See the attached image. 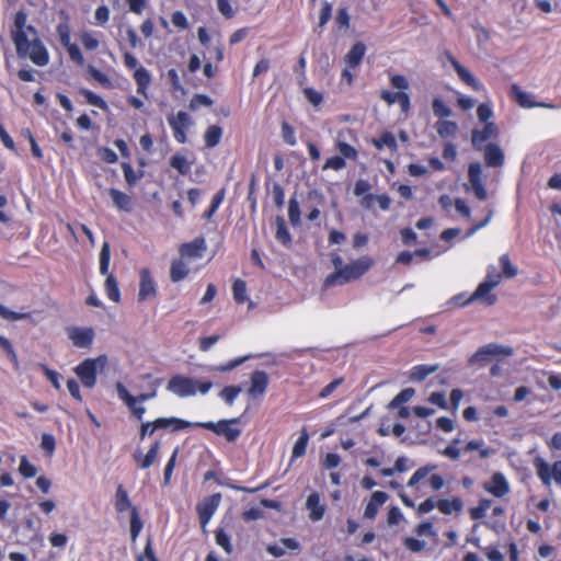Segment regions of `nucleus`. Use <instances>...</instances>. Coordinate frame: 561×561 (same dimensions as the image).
<instances>
[{
    "instance_id": "1",
    "label": "nucleus",
    "mask_w": 561,
    "mask_h": 561,
    "mask_svg": "<svg viewBox=\"0 0 561 561\" xmlns=\"http://www.w3.org/2000/svg\"><path fill=\"white\" fill-rule=\"evenodd\" d=\"M238 423V419L220 420L218 422H190L175 416L158 417L153 421L142 422L139 428V439L142 440L147 436H152L156 431L170 430L179 432L187 428H205L214 432L218 436H224L227 442H236L241 435V430L232 427Z\"/></svg>"
},
{
    "instance_id": "2",
    "label": "nucleus",
    "mask_w": 561,
    "mask_h": 561,
    "mask_svg": "<svg viewBox=\"0 0 561 561\" xmlns=\"http://www.w3.org/2000/svg\"><path fill=\"white\" fill-rule=\"evenodd\" d=\"M27 14L19 11L14 15L11 38L20 58H28L34 65L45 67L49 62V53L37 37L36 28L27 25Z\"/></svg>"
},
{
    "instance_id": "3",
    "label": "nucleus",
    "mask_w": 561,
    "mask_h": 561,
    "mask_svg": "<svg viewBox=\"0 0 561 561\" xmlns=\"http://www.w3.org/2000/svg\"><path fill=\"white\" fill-rule=\"evenodd\" d=\"M374 265V260L368 256H362L351 263L344 265L343 270L334 271L329 274L323 282L324 288H330L335 285H344L352 280L360 278Z\"/></svg>"
},
{
    "instance_id": "4",
    "label": "nucleus",
    "mask_w": 561,
    "mask_h": 561,
    "mask_svg": "<svg viewBox=\"0 0 561 561\" xmlns=\"http://www.w3.org/2000/svg\"><path fill=\"white\" fill-rule=\"evenodd\" d=\"M213 387L209 380L198 381L183 375L172 376L167 385V390L180 398L195 396L197 391L205 394Z\"/></svg>"
},
{
    "instance_id": "5",
    "label": "nucleus",
    "mask_w": 561,
    "mask_h": 561,
    "mask_svg": "<svg viewBox=\"0 0 561 561\" xmlns=\"http://www.w3.org/2000/svg\"><path fill=\"white\" fill-rule=\"evenodd\" d=\"M502 277L503 275L496 271L495 266H489L484 280L479 284L466 304L483 299L488 306H493L496 302V296L491 291L501 283Z\"/></svg>"
},
{
    "instance_id": "6",
    "label": "nucleus",
    "mask_w": 561,
    "mask_h": 561,
    "mask_svg": "<svg viewBox=\"0 0 561 561\" xmlns=\"http://www.w3.org/2000/svg\"><path fill=\"white\" fill-rule=\"evenodd\" d=\"M106 356L100 355L96 358H85L75 367V374L83 385V387L92 389L96 385L99 367L106 364Z\"/></svg>"
},
{
    "instance_id": "7",
    "label": "nucleus",
    "mask_w": 561,
    "mask_h": 561,
    "mask_svg": "<svg viewBox=\"0 0 561 561\" xmlns=\"http://www.w3.org/2000/svg\"><path fill=\"white\" fill-rule=\"evenodd\" d=\"M110 257V245L107 243H104L100 252V273L102 275H106L104 285L108 299L114 302H119L121 291L118 288L117 280L112 274H108Z\"/></svg>"
},
{
    "instance_id": "8",
    "label": "nucleus",
    "mask_w": 561,
    "mask_h": 561,
    "mask_svg": "<svg viewBox=\"0 0 561 561\" xmlns=\"http://www.w3.org/2000/svg\"><path fill=\"white\" fill-rule=\"evenodd\" d=\"M536 474L545 486H550L552 480L561 488V460L550 466L543 458L537 457L534 460Z\"/></svg>"
},
{
    "instance_id": "9",
    "label": "nucleus",
    "mask_w": 561,
    "mask_h": 561,
    "mask_svg": "<svg viewBox=\"0 0 561 561\" xmlns=\"http://www.w3.org/2000/svg\"><path fill=\"white\" fill-rule=\"evenodd\" d=\"M437 469V465L427 463L423 467H420L410 478L407 485L408 488H416L417 484L428 477V484L433 491H439L445 485V480L439 474H431L430 473Z\"/></svg>"
},
{
    "instance_id": "10",
    "label": "nucleus",
    "mask_w": 561,
    "mask_h": 561,
    "mask_svg": "<svg viewBox=\"0 0 561 561\" xmlns=\"http://www.w3.org/2000/svg\"><path fill=\"white\" fill-rule=\"evenodd\" d=\"M191 116L184 112L179 111L176 114L168 116V124L172 129L173 137L179 144L187 142V130L192 125Z\"/></svg>"
},
{
    "instance_id": "11",
    "label": "nucleus",
    "mask_w": 561,
    "mask_h": 561,
    "mask_svg": "<svg viewBox=\"0 0 561 561\" xmlns=\"http://www.w3.org/2000/svg\"><path fill=\"white\" fill-rule=\"evenodd\" d=\"M221 501V494L220 493H214L207 497H205L203 501H201L196 505V512L198 514L201 527L203 529L206 528L207 524L211 519L213 515L217 511L219 504Z\"/></svg>"
},
{
    "instance_id": "12",
    "label": "nucleus",
    "mask_w": 561,
    "mask_h": 561,
    "mask_svg": "<svg viewBox=\"0 0 561 561\" xmlns=\"http://www.w3.org/2000/svg\"><path fill=\"white\" fill-rule=\"evenodd\" d=\"M158 295L157 283L152 277L151 271L144 267L139 272V291L138 301L142 302L154 299Z\"/></svg>"
},
{
    "instance_id": "13",
    "label": "nucleus",
    "mask_w": 561,
    "mask_h": 561,
    "mask_svg": "<svg viewBox=\"0 0 561 561\" xmlns=\"http://www.w3.org/2000/svg\"><path fill=\"white\" fill-rule=\"evenodd\" d=\"M513 355V348L510 346H503L495 343H489L480 347L471 357V362H488L497 356H511Z\"/></svg>"
},
{
    "instance_id": "14",
    "label": "nucleus",
    "mask_w": 561,
    "mask_h": 561,
    "mask_svg": "<svg viewBox=\"0 0 561 561\" xmlns=\"http://www.w3.org/2000/svg\"><path fill=\"white\" fill-rule=\"evenodd\" d=\"M67 335L76 347L90 348L93 344L95 333L90 327H70L67 329Z\"/></svg>"
},
{
    "instance_id": "15",
    "label": "nucleus",
    "mask_w": 561,
    "mask_h": 561,
    "mask_svg": "<svg viewBox=\"0 0 561 561\" xmlns=\"http://www.w3.org/2000/svg\"><path fill=\"white\" fill-rule=\"evenodd\" d=\"M499 136V128L495 123H486L481 129L474 128L471 131V144L476 150H482L484 144Z\"/></svg>"
},
{
    "instance_id": "16",
    "label": "nucleus",
    "mask_w": 561,
    "mask_h": 561,
    "mask_svg": "<svg viewBox=\"0 0 561 561\" xmlns=\"http://www.w3.org/2000/svg\"><path fill=\"white\" fill-rule=\"evenodd\" d=\"M468 180L476 197L480 201L486 198L488 193L482 181V167L479 162H472L468 167Z\"/></svg>"
},
{
    "instance_id": "17",
    "label": "nucleus",
    "mask_w": 561,
    "mask_h": 561,
    "mask_svg": "<svg viewBox=\"0 0 561 561\" xmlns=\"http://www.w3.org/2000/svg\"><path fill=\"white\" fill-rule=\"evenodd\" d=\"M483 490L495 497H503L510 493V483L502 472H494L489 481L483 483Z\"/></svg>"
},
{
    "instance_id": "18",
    "label": "nucleus",
    "mask_w": 561,
    "mask_h": 561,
    "mask_svg": "<svg viewBox=\"0 0 561 561\" xmlns=\"http://www.w3.org/2000/svg\"><path fill=\"white\" fill-rule=\"evenodd\" d=\"M160 449H161V442L154 440L150 445L147 454L144 455L140 450H136L133 454V459L139 469H142V470L149 469L158 459Z\"/></svg>"
},
{
    "instance_id": "19",
    "label": "nucleus",
    "mask_w": 561,
    "mask_h": 561,
    "mask_svg": "<svg viewBox=\"0 0 561 561\" xmlns=\"http://www.w3.org/2000/svg\"><path fill=\"white\" fill-rule=\"evenodd\" d=\"M107 194L112 199L113 206L118 211L131 213L135 209V198L118 188L111 187L107 190Z\"/></svg>"
},
{
    "instance_id": "20",
    "label": "nucleus",
    "mask_w": 561,
    "mask_h": 561,
    "mask_svg": "<svg viewBox=\"0 0 561 561\" xmlns=\"http://www.w3.org/2000/svg\"><path fill=\"white\" fill-rule=\"evenodd\" d=\"M268 386V375L263 370H255L252 373L250 378V387L248 394L251 398L262 397Z\"/></svg>"
},
{
    "instance_id": "21",
    "label": "nucleus",
    "mask_w": 561,
    "mask_h": 561,
    "mask_svg": "<svg viewBox=\"0 0 561 561\" xmlns=\"http://www.w3.org/2000/svg\"><path fill=\"white\" fill-rule=\"evenodd\" d=\"M448 61L457 72L459 79L474 91L481 90V84L476 77L462 66L451 54H447Z\"/></svg>"
},
{
    "instance_id": "22",
    "label": "nucleus",
    "mask_w": 561,
    "mask_h": 561,
    "mask_svg": "<svg viewBox=\"0 0 561 561\" xmlns=\"http://www.w3.org/2000/svg\"><path fill=\"white\" fill-rule=\"evenodd\" d=\"M484 163L489 168H499L504 164L505 156L502 148L495 142H489L483 148Z\"/></svg>"
},
{
    "instance_id": "23",
    "label": "nucleus",
    "mask_w": 561,
    "mask_h": 561,
    "mask_svg": "<svg viewBox=\"0 0 561 561\" xmlns=\"http://www.w3.org/2000/svg\"><path fill=\"white\" fill-rule=\"evenodd\" d=\"M116 390L119 399L128 407L133 416L137 420H142L144 414L146 413V408L137 405V399H134V396H131L121 382L116 385Z\"/></svg>"
},
{
    "instance_id": "24",
    "label": "nucleus",
    "mask_w": 561,
    "mask_h": 561,
    "mask_svg": "<svg viewBox=\"0 0 561 561\" xmlns=\"http://www.w3.org/2000/svg\"><path fill=\"white\" fill-rule=\"evenodd\" d=\"M206 250V241L203 237H196L193 241L183 243L179 252L182 257L199 259Z\"/></svg>"
},
{
    "instance_id": "25",
    "label": "nucleus",
    "mask_w": 561,
    "mask_h": 561,
    "mask_svg": "<svg viewBox=\"0 0 561 561\" xmlns=\"http://www.w3.org/2000/svg\"><path fill=\"white\" fill-rule=\"evenodd\" d=\"M306 508L309 512V518L312 522H319L324 517L327 506L321 503L320 494L312 492L306 500Z\"/></svg>"
},
{
    "instance_id": "26",
    "label": "nucleus",
    "mask_w": 561,
    "mask_h": 561,
    "mask_svg": "<svg viewBox=\"0 0 561 561\" xmlns=\"http://www.w3.org/2000/svg\"><path fill=\"white\" fill-rule=\"evenodd\" d=\"M388 494L383 491H375L371 493L368 503L365 506L364 518L375 519L379 508L387 502Z\"/></svg>"
},
{
    "instance_id": "27",
    "label": "nucleus",
    "mask_w": 561,
    "mask_h": 561,
    "mask_svg": "<svg viewBox=\"0 0 561 561\" xmlns=\"http://www.w3.org/2000/svg\"><path fill=\"white\" fill-rule=\"evenodd\" d=\"M134 80L137 85V93L148 99V90L151 84V75L142 66L136 68L134 72Z\"/></svg>"
},
{
    "instance_id": "28",
    "label": "nucleus",
    "mask_w": 561,
    "mask_h": 561,
    "mask_svg": "<svg viewBox=\"0 0 561 561\" xmlns=\"http://www.w3.org/2000/svg\"><path fill=\"white\" fill-rule=\"evenodd\" d=\"M366 46L363 42L355 43L345 55V62L348 68L356 69L364 59Z\"/></svg>"
},
{
    "instance_id": "29",
    "label": "nucleus",
    "mask_w": 561,
    "mask_h": 561,
    "mask_svg": "<svg viewBox=\"0 0 561 561\" xmlns=\"http://www.w3.org/2000/svg\"><path fill=\"white\" fill-rule=\"evenodd\" d=\"M511 93L514 100L525 108H533L536 106H545L550 107L551 105L543 104V103H536L531 100V95L525 91H523L519 85L516 83L512 84L511 87Z\"/></svg>"
},
{
    "instance_id": "30",
    "label": "nucleus",
    "mask_w": 561,
    "mask_h": 561,
    "mask_svg": "<svg viewBox=\"0 0 561 561\" xmlns=\"http://www.w3.org/2000/svg\"><path fill=\"white\" fill-rule=\"evenodd\" d=\"M114 506L118 514H122L127 510L131 511V507H136L135 505L131 504L128 493L123 484H118L116 488L114 496Z\"/></svg>"
},
{
    "instance_id": "31",
    "label": "nucleus",
    "mask_w": 561,
    "mask_h": 561,
    "mask_svg": "<svg viewBox=\"0 0 561 561\" xmlns=\"http://www.w3.org/2000/svg\"><path fill=\"white\" fill-rule=\"evenodd\" d=\"M462 507H463V503L460 497L437 500V508L440 513H443L445 515H450L453 513H459L462 511Z\"/></svg>"
},
{
    "instance_id": "32",
    "label": "nucleus",
    "mask_w": 561,
    "mask_h": 561,
    "mask_svg": "<svg viewBox=\"0 0 561 561\" xmlns=\"http://www.w3.org/2000/svg\"><path fill=\"white\" fill-rule=\"evenodd\" d=\"M276 231L275 238L284 247L291 245V234L286 226L285 219L282 216H277L275 219Z\"/></svg>"
},
{
    "instance_id": "33",
    "label": "nucleus",
    "mask_w": 561,
    "mask_h": 561,
    "mask_svg": "<svg viewBox=\"0 0 561 561\" xmlns=\"http://www.w3.org/2000/svg\"><path fill=\"white\" fill-rule=\"evenodd\" d=\"M125 182L128 187H135L139 180L144 178V171L138 170L135 171L133 165L129 162H122L121 164Z\"/></svg>"
},
{
    "instance_id": "34",
    "label": "nucleus",
    "mask_w": 561,
    "mask_h": 561,
    "mask_svg": "<svg viewBox=\"0 0 561 561\" xmlns=\"http://www.w3.org/2000/svg\"><path fill=\"white\" fill-rule=\"evenodd\" d=\"M170 167L179 172L181 175H186L191 172L193 162L188 161L185 156L180 152L174 153L170 158Z\"/></svg>"
},
{
    "instance_id": "35",
    "label": "nucleus",
    "mask_w": 561,
    "mask_h": 561,
    "mask_svg": "<svg viewBox=\"0 0 561 561\" xmlns=\"http://www.w3.org/2000/svg\"><path fill=\"white\" fill-rule=\"evenodd\" d=\"M435 128L439 137L444 139L454 137L458 131L457 123L447 119H439L436 123Z\"/></svg>"
},
{
    "instance_id": "36",
    "label": "nucleus",
    "mask_w": 561,
    "mask_h": 561,
    "mask_svg": "<svg viewBox=\"0 0 561 561\" xmlns=\"http://www.w3.org/2000/svg\"><path fill=\"white\" fill-rule=\"evenodd\" d=\"M222 137V128L218 125H210L204 134V142L207 148L216 147Z\"/></svg>"
},
{
    "instance_id": "37",
    "label": "nucleus",
    "mask_w": 561,
    "mask_h": 561,
    "mask_svg": "<svg viewBox=\"0 0 561 561\" xmlns=\"http://www.w3.org/2000/svg\"><path fill=\"white\" fill-rule=\"evenodd\" d=\"M190 273L188 267L182 260H173L170 267V278L173 283L184 279Z\"/></svg>"
},
{
    "instance_id": "38",
    "label": "nucleus",
    "mask_w": 561,
    "mask_h": 561,
    "mask_svg": "<svg viewBox=\"0 0 561 561\" xmlns=\"http://www.w3.org/2000/svg\"><path fill=\"white\" fill-rule=\"evenodd\" d=\"M0 317L7 321H19V320H30L31 322H34L33 313L31 311L28 312H18L10 310L5 306L0 304Z\"/></svg>"
},
{
    "instance_id": "39",
    "label": "nucleus",
    "mask_w": 561,
    "mask_h": 561,
    "mask_svg": "<svg viewBox=\"0 0 561 561\" xmlns=\"http://www.w3.org/2000/svg\"><path fill=\"white\" fill-rule=\"evenodd\" d=\"M436 365H416L410 371V379L414 381H423L426 377L437 370Z\"/></svg>"
},
{
    "instance_id": "40",
    "label": "nucleus",
    "mask_w": 561,
    "mask_h": 561,
    "mask_svg": "<svg viewBox=\"0 0 561 561\" xmlns=\"http://www.w3.org/2000/svg\"><path fill=\"white\" fill-rule=\"evenodd\" d=\"M342 135L343 131L339 134V139L335 142V148L340 152V156L343 157L344 159L356 160L358 158L357 149L352 145L341 140L340 137Z\"/></svg>"
},
{
    "instance_id": "41",
    "label": "nucleus",
    "mask_w": 561,
    "mask_h": 561,
    "mask_svg": "<svg viewBox=\"0 0 561 561\" xmlns=\"http://www.w3.org/2000/svg\"><path fill=\"white\" fill-rule=\"evenodd\" d=\"M226 197V188H220L211 199L209 208L203 214V218L207 221L211 220L215 213L218 210L219 206L222 204Z\"/></svg>"
},
{
    "instance_id": "42",
    "label": "nucleus",
    "mask_w": 561,
    "mask_h": 561,
    "mask_svg": "<svg viewBox=\"0 0 561 561\" xmlns=\"http://www.w3.org/2000/svg\"><path fill=\"white\" fill-rule=\"evenodd\" d=\"M373 145L377 149H382L383 147H388L391 151H396L398 149L396 137L390 131H385L379 138L373 139Z\"/></svg>"
},
{
    "instance_id": "43",
    "label": "nucleus",
    "mask_w": 561,
    "mask_h": 561,
    "mask_svg": "<svg viewBox=\"0 0 561 561\" xmlns=\"http://www.w3.org/2000/svg\"><path fill=\"white\" fill-rule=\"evenodd\" d=\"M80 94L84 98L88 104L99 107L102 111H107L108 105L105 100L88 89H81Z\"/></svg>"
},
{
    "instance_id": "44",
    "label": "nucleus",
    "mask_w": 561,
    "mask_h": 561,
    "mask_svg": "<svg viewBox=\"0 0 561 561\" xmlns=\"http://www.w3.org/2000/svg\"><path fill=\"white\" fill-rule=\"evenodd\" d=\"M144 523L140 518L138 507H131L130 512V537L133 541H136L139 534L141 533Z\"/></svg>"
},
{
    "instance_id": "45",
    "label": "nucleus",
    "mask_w": 561,
    "mask_h": 561,
    "mask_svg": "<svg viewBox=\"0 0 561 561\" xmlns=\"http://www.w3.org/2000/svg\"><path fill=\"white\" fill-rule=\"evenodd\" d=\"M87 71H88L90 78L98 81L103 88H105V89L113 88V82L110 79V77L106 73L99 70L98 68H95L94 66L89 65L87 68Z\"/></svg>"
},
{
    "instance_id": "46",
    "label": "nucleus",
    "mask_w": 561,
    "mask_h": 561,
    "mask_svg": "<svg viewBox=\"0 0 561 561\" xmlns=\"http://www.w3.org/2000/svg\"><path fill=\"white\" fill-rule=\"evenodd\" d=\"M373 201H376L378 203V206L382 210H388L390 208L391 199L387 194H380V195L368 194L363 198V205L365 207H370V203Z\"/></svg>"
},
{
    "instance_id": "47",
    "label": "nucleus",
    "mask_w": 561,
    "mask_h": 561,
    "mask_svg": "<svg viewBox=\"0 0 561 561\" xmlns=\"http://www.w3.org/2000/svg\"><path fill=\"white\" fill-rule=\"evenodd\" d=\"M233 299L237 304H244L248 300L247 283L243 279H236L232 284Z\"/></svg>"
},
{
    "instance_id": "48",
    "label": "nucleus",
    "mask_w": 561,
    "mask_h": 561,
    "mask_svg": "<svg viewBox=\"0 0 561 561\" xmlns=\"http://www.w3.org/2000/svg\"><path fill=\"white\" fill-rule=\"evenodd\" d=\"M309 440V434L306 428L301 431L299 438L296 440L293 447V458L302 457L306 454L307 445Z\"/></svg>"
},
{
    "instance_id": "49",
    "label": "nucleus",
    "mask_w": 561,
    "mask_h": 561,
    "mask_svg": "<svg viewBox=\"0 0 561 561\" xmlns=\"http://www.w3.org/2000/svg\"><path fill=\"white\" fill-rule=\"evenodd\" d=\"M499 262L502 267L503 277L513 278L517 275V267L512 264L507 253L502 254L499 259Z\"/></svg>"
},
{
    "instance_id": "50",
    "label": "nucleus",
    "mask_w": 561,
    "mask_h": 561,
    "mask_svg": "<svg viewBox=\"0 0 561 561\" xmlns=\"http://www.w3.org/2000/svg\"><path fill=\"white\" fill-rule=\"evenodd\" d=\"M179 456V447H176L173 453L171 454L169 460L167 461V465L163 470V485L168 486L171 482V478L173 474V470L176 465V459Z\"/></svg>"
},
{
    "instance_id": "51",
    "label": "nucleus",
    "mask_w": 561,
    "mask_h": 561,
    "mask_svg": "<svg viewBox=\"0 0 561 561\" xmlns=\"http://www.w3.org/2000/svg\"><path fill=\"white\" fill-rule=\"evenodd\" d=\"M179 456V447H176L173 453L171 454L169 460L167 461V465L163 470V485L168 486L171 482V478L173 474V470L176 465V459Z\"/></svg>"
},
{
    "instance_id": "52",
    "label": "nucleus",
    "mask_w": 561,
    "mask_h": 561,
    "mask_svg": "<svg viewBox=\"0 0 561 561\" xmlns=\"http://www.w3.org/2000/svg\"><path fill=\"white\" fill-rule=\"evenodd\" d=\"M432 108L434 115L440 119L449 117L453 114L451 108L439 98L433 100Z\"/></svg>"
},
{
    "instance_id": "53",
    "label": "nucleus",
    "mask_w": 561,
    "mask_h": 561,
    "mask_svg": "<svg viewBox=\"0 0 561 561\" xmlns=\"http://www.w3.org/2000/svg\"><path fill=\"white\" fill-rule=\"evenodd\" d=\"M56 32L62 46L71 43V30L67 16L57 25Z\"/></svg>"
},
{
    "instance_id": "54",
    "label": "nucleus",
    "mask_w": 561,
    "mask_h": 561,
    "mask_svg": "<svg viewBox=\"0 0 561 561\" xmlns=\"http://www.w3.org/2000/svg\"><path fill=\"white\" fill-rule=\"evenodd\" d=\"M242 388L240 386H226L219 393L220 398L228 404L232 405L236 398L240 394Z\"/></svg>"
},
{
    "instance_id": "55",
    "label": "nucleus",
    "mask_w": 561,
    "mask_h": 561,
    "mask_svg": "<svg viewBox=\"0 0 561 561\" xmlns=\"http://www.w3.org/2000/svg\"><path fill=\"white\" fill-rule=\"evenodd\" d=\"M19 471L25 479L34 478L37 473L36 467L28 461L26 456H22L20 460Z\"/></svg>"
},
{
    "instance_id": "56",
    "label": "nucleus",
    "mask_w": 561,
    "mask_h": 561,
    "mask_svg": "<svg viewBox=\"0 0 561 561\" xmlns=\"http://www.w3.org/2000/svg\"><path fill=\"white\" fill-rule=\"evenodd\" d=\"M215 540L218 546H220L227 553L232 552V545L230 542L229 535L222 529L218 528L215 531Z\"/></svg>"
},
{
    "instance_id": "57",
    "label": "nucleus",
    "mask_w": 561,
    "mask_h": 561,
    "mask_svg": "<svg viewBox=\"0 0 561 561\" xmlns=\"http://www.w3.org/2000/svg\"><path fill=\"white\" fill-rule=\"evenodd\" d=\"M414 394V390L412 388H405L401 390L389 403L390 409H394L400 407L401 404L408 402Z\"/></svg>"
},
{
    "instance_id": "58",
    "label": "nucleus",
    "mask_w": 561,
    "mask_h": 561,
    "mask_svg": "<svg viewBox=\"0 0 561 561\" xmlns=\"http://www.w3.org/2000/svg\"><path fill=\"white\" fill-rule=\"evenodd\" d=\"M288 217L293 226L300 225V207L296 198H290L288 202Z\"/></svg>"
},
{
    "instance_id": "59",
    "label": "nucleus",
    "mask_w": 561,
    "mask_h": 561,
    "mask_svg": "<svg viewBox=\"0 0 561 561\" xmlns=\"http://www.w3.org/2000/svg\"><path fill=\"white\" fill-rule=\"evenodd\" d=\"M69 55V58L78 66L84 65L83 55L79 48V46L75 43H69L64 46Z\"/></svg>"
},
{
    "instance_id": "60",
    "label": "nucleus",
    "mask_w": 561,
    "mask_h": 561,
    "mask_svg": "<svg viewBox=\"0 0 561 561\" xmlns=\"http://www.w3.org/2000/svg\"><path fill=\"white\" fill-rule=\"evenodd\" d=\"M41 448L44 450L46 456L50 457L56 449V439L51 434L44 433L41 439Z\"/></svg>"
},
{
    "instance_id": "61",
    "label": "nucleus",
    "mask_w": 561,
    "mask_h": 561,
    "mask_svg": "<svg viewBox=\"0 0 561 561\" xmlns=\"http://www.w3.org/2000/svg\"><path fill=\"white\" fill-rule=\"evenodd\" d=\"M282 137L283 140L289 145L295 146L297 144L296 133L294 127L286 121L282 123Z\"/></svg>"
},
{
    "instance_id": "62",
    "label": "nucleus",
    "mask_w": 561,
    "mask_h": 561,
    "mask_svg": "<svg viewBox=\"0 0 561 561\" xmlns=\"http://www.w3.org/2000/svg\"><path fill=\"white\" fill-rule=\"evenodd\" d=\"M331 18H332V4L328 1H323L321 4V10H320V14H319L318 26L320 28L324 27L328 24V22L331 20Z\"/></svg>"
},
{
    "instance_id": "63",
    "label": "nucleus",
    "mask_w": 561,
    "mask_h": 561,
    "mask_svg": "<svg viewBox=\"0 0 561 561\" xmlns=\"http://www.w3.org/2000/svg\"><path fill=\"white\" fill-rule=\"evenodd\" d=\"M211 105H213V100L206 94H195L190 102V108L192 111H196L201 106H211Z\"/></svg>"
},
{
    "instance_id": "64",
    "label": "nucleus",
    "mask_w": 561,
    "mask_h": 561,
    "mask_svg": "<svg viewBox=\"0 0 561 561\" xmlns=\"http://www.w3.org/2000/svg\"><path fill=\"white\" fill-rule=\"evenodd\" d=\"M346 165V162H345V159L341 156H334V157H331V158H328L325 163L323 164L322 169L323 170H334V171H340L342 169H344Z\"/></svg>"
}]
</instances>
